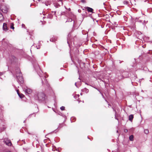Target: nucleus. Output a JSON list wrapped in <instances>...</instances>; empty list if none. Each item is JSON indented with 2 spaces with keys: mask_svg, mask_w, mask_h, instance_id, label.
Masks as SVG:
<instances>
[{
  "mask_svg": "<svg viewBox=\"0 0 152 152\" xmlns=\"http://www.w3.org/2000/svg\"><path fill=\"white\" fill-rule=\"evenodd\" d=\"M144 132L146 134H147L149 133V131L148 130V129H145L144 130Z\"/></svg>",
  "mask_w": 152,
  "mask_h": 152,
  "instance_id": "obj_12",
  "label": "nucleus"
},
{
  "mask_svg": "<svg viewBox=\"0 0 152 152\" xmlns=\"http://www.w3.org/2000/svg\"><path fill=\"white\" fill-rule=\"evenodd\" d=\"M4 141L6 145L9 146H11L12 145V143L10 140H8L7 139H4Z\"/></svg>",
  "mask_w": 152,
  "mask_h": 152,
  "instance_id": "obj_3",
  "label": "nucleus"
},
{
  "mask_svg": "<svg viewBox=\"0 0 152 152\" xmlns=\"http://www.w3.org/2000/svg\"><path fill=\"white\" fill-rule=\"evenodd\" d=\"M18 73H16V76L18 80L21 83L23 82V78L19 69H17Z\"/></svg>",
  "mask_w": 152,
  "mask_h": 152,
  "instance_id": "obj_2",
  "label": "nucleus"
},
{
  "mask_svg": "<svg viewBox=\"0 0 152 152\" xmlns=\"http://www.w3.org/2000/svg\"><path fill=\"white\" fill-rule=\"evenodd\" d=\"M14 24L13 23H11V26H10V28L11 29H14Z\"/></svg>",
  "mask_w": 152,
  "mask_h": 152,
  "instance_id": "obj_10",
  "label": "nucleus"
},
{
  "mask_svg": "<svg viewBox=\"0 0 152 152\" xmlns=\"http://www.w3.org/2000/svg\"><path fill=\"white\" fill-rule=\"evenodd\" d=\"M129 140L130 141H132L133 140L134 136L133 135H131L129 137Z\"/></svg>",
  "mask_w": 152,
  "mask_h": 152,
  "instance_id": "obj_9",
  "label": "nucleus"
},
{
  "mask_svg": "<svg viewBox=\"0 0 152 152\" xmlns=\"http://www.w3.org/2000/svg\"><path fill=\"white\" fill-rule=\"evenodd\" d=\"M85 9H86L88 12H90L92 13L93 12L94 10L92 8H91L87 7H85Z\"/></svg>",
  "mask_w": 152,
  "mask_h": 152,
  "instance_id": "obj_6",
  "label": "nucleus"
},
{
  "mask_svg": "<svg viewBox=\"0 0 152 152\" xmlns=\"http://www.w3.org/2000/svg\"><path fill=\"white\" fill-rule=\"evenodd\" d=\"M1 9L2 11L5 13H7L8 11V9L6 7L2 6L1 7Z\"/></svg>",
  "mask_w": 152,
  "mask_h": 152,
  "instance_id": "obj_5",
  "label": "nucleus"
},
{
  "mask_svg": "<svg viewBox=\"0 0 152 152\" xmlns=\"http://www.w3.org/2000/svg\"><path fill=\"white\" fill-rule=\"evenodd\" d=\"M18 96L21 98H22L24 96V95L22 94H20Z\"/></svg>",
  "mask_w": 152,
  "mask_h": 152,
  "instance_id": "obj_11",
  "label": "nucleus"
},
{
  "mask_svg": "<svg viewBox=\"0 0 152 152\" xmlns=\"http://www.w3.org/2000/svg\"><path fill=\"white\" fill-rule=\"evenodd\" d=\"M134 118V116L133 115H131L129 116V120L130 121H132Z\"/></svg>",
  "mask_w": 152,
  "mask_h": 152,
  "instance_id": "obj_8",
  "label": "nucleus"
},
{
  "mask_svg": "<svg viewBox=\"0 0 152 152\" xmlns=\"http://www.w3.org/2000/svg\"><path fill=\"white\" fill-rule=\"evenodd\" d=\"M60 109L62 110H65V107L64 106H62L61 108Z\"/></svg>",
  "mask_w": 152,
  "mask_h": 152,
  "instance_id": "obj_15",
  "label": "nucleus"
},
{
  "mask_svg": "<svg viewBox=\"0 0 152 152\" xmlns=\"http://www.w3.org/2000/svg\"><path fill=\"white\" fill-rule=\"evenodd\" d=\"M17 92L18 94V95H19L20 94V93L19 92V90H17Z\"/></svg>",
  "mask_w": 152,
  "mask_h": 152,
  "instance_id": "obj_19",
  "label": "nucleus"
},
{
  "mask_svg": "<svg viewBox=\"0 0 152 152\" xmlns=\"http://www.w3.org/2000/svg\"><path fill=\"white\" fill-rule=\"evenodd\" d=\"M148 1L150 3L152 2V1L151 0H148Z\"/></svg>",
  "mask_w": 152,
  "mask_h": 152,
  "instance_id": "obj_21",
  "label": "nucleus"
},
{
  "mask_svg": "<svg viewBox=\"0 0 152 152\" xmlns=\"http://www.w3.org/2000/svg\"><path fill=\"white\" fill-rule=\"evenodd\" d=\"M124 131L125 132H128V130L127 129H124Z\"/></svg>",
  "mask_w": 152,
  "mask_h": 152,
  "instance_id": "obj_20",
  "label": "nucleus"
},
{
  "mask_svg": "<svg viewBox=\"0 0 152 152\" xmlns=\"http://www.w3.org/2000/svg\"><path fill=\"white\" fill-rule=\"evenodd\" d=\"M82 102L83 103V102H84L83 101H82Z\"/></svg>",
  "mask_w": 152,
  "mask_h": 152,
  "instance_id": "obj_23",
  "label": "nucleus"
},
{
  "mask_svg": "<svg viewBox=\"0 0 152 152\" xmlns=\"http://www.w3.org/2000/svg\"><path fill=\"white\" fill-rule=\"evenodd\" d=\"M6 152H10V151H6Z\"/></svg>",
  "mask_w": 152,
  "mask_h": 152,
  "instance_id": "obj_22",
  "label": "nucleus"
},
{
  "mask_svg": "<svg viewBox=\"0 0 152 152\" xmlns=\"http://www.w3.org/2000/svg\"><path fill=\"white\" fill-rule=\"evenodd\" d=\"M25 89V93L28 94H30L32 92V90L30 88H27L26 89Z\"/></svg>",
  "mask_w": 152,
  "mask_h": 152,
  "instance_id": "obj_4",
  "label": "nucleus"
},
{
  "mask_svg": "<svg viewBox=\"0 0 152 152\" xmlns=\"http://www.w3.org/2000/svg\"><path fill=\"white\" fill-rule=\"evenodd\" d=\"M3 29L4 30L7 31L8 30L7 24L6 23H4L3 25Z\"/></svg>",
  "mask_w": 152,
  "mask_h": 152,
  "instance_id": "obj_7",
  "label": "nucleus"
},
{
  "mask_svg": "<svg viewBox=\"0 0 152 152\" xmlns=\"http://www.w3.org/2000/svg\"><path fill=\"white\" fill-rule=\"evenodd\" d=\"M81 1L83 3H85L86 2L85 0H81Z\"/></svg>",
  "mask_w": 152,
  "mask_h": 152,
  "instance_id": "obj_18",
  "label": "nucleus"
},
{
  "mask_svg": "<svg viewBox=\"0 0 152 152\" xmlns=\"http://www.w3.org/2000/svg\"><path fill=\"white\" fill-rule=\"evenodd\" d=\"M45 94L42 92L37 93L35 96L36 99L39 100L43 101L45 99Z\"/></svg>",
  "mask_w": 152,
  "mask_h": 152,
  "instance_id": "obj_1",
  "label": "nucleus"
},
{
  "mask_svg": "<svg viewBox=\"0 0 152 152\" xmlns=\"http://www.w3.org/2000/svg\"><path fill=\"white\" fill-rule=\"evenodd\" d=\"M68 21V22H71L72 21V20L71 18H69V19L67 20V21Z\"/></svg>",
  "mask_w": 152,
  "mask_h": 152,
  "instance_id": "obj_16",
  "label": "nucleus"
},
{
  "mask_svg": "<svg viewBox=\"0 0 152 152\" xmlns=\"http://www.w3.org/2000/svg\"><path fill=\"white\" fill-rule=\"evenodd\" d=\"M12 58L13 59L14 61H16L17 60V58L16 57L14 56H12Z\"/></svg>",
  "mask_w": 152,
  "mask_h": 152,
  "instance_id": "obj_14",
  "label": "nucleus"
},
{
  "mask_svg": "<svg viewBox=\"0 0 152 152\" xmlns=\"http://www.w3.org/2000/svg\"><path fill=\"white\" fill-rule=\"evenodd\" d=\"M3 19V17L2 14H0V21H1Z\"/></svg>",
  "mask_w": 152,
  "mask_h": 152,
  "instance_id": "obj_13",
  "label": "nucleus"
},
{
  "mask_svg": "<svg viewBox=\"0 0 152 152\" xmlns=\"http://www.w3.org/2000/svg\"><path fill=\"white\" fill-rule=\"evenodd\" d=\"M57 1L58 2H59V1H60L61 3V4H63V3H62V0H57Z\"/></svg>",
  "mask_w": 152,
  "mask_h": 152,
  "instance_id": "obj_17",
  "label": "nucleus"
}]
</instances>
